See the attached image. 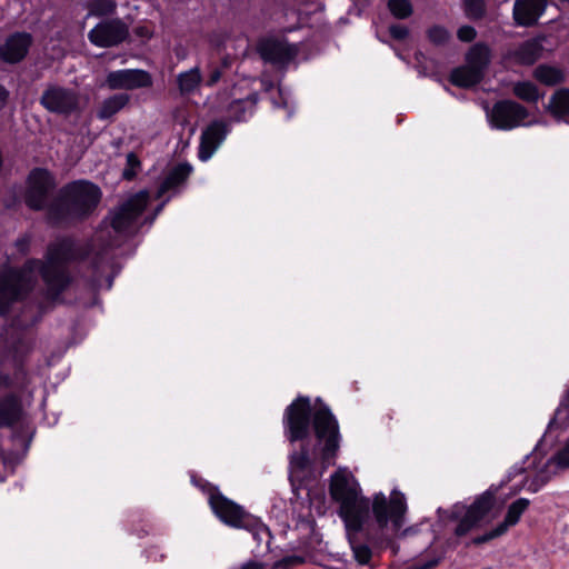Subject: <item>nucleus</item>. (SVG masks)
Wrapping results in <instances>:
<instances>
[{
	"instance_id": "24",
	"label": "nucleus",
	"mask_w": 569,
	"mask_h": 569,
	"mask_svg": "<svg viewBox=\"0 0 569 569\" xmlns=\"http://www.w3.org/2000/svg\"><path fill=\"white\" fill-rule=\"evenodd\" d=\"M129 102V96L124 93L114 94L102 101L98 109L99 119L106 120L118 113Z\"/></svg>"
},
{
	"instance_id": "40",
	"label": "nucleus",
	"mask_w": 569,
	"mask_h": 569,
	"mask_svg": "<svg viewBox=\"0 0 569 569\" xmlns=\"http://www.w3.org/2000/svg\"><path fill=\"white\" fill-rule=\"evenodd\" d=\"M475 37H476V30L470 26H463V27L459 28V30H458V38L461 41L469 42V41L473 40Z\"/></svg>"
},
{
	"instance_id": "2",
	"label": "nucleus",
	"mask_w": 569,
	"mask_h": 569,
	"mask_svg": "<svg viewBox=\"0 0 569 569\" xmlns=\"http://www.w3.org/2000/svg\"><path fill=\"white\" fill-rule=\"evenodd\" d=\"M330 495L340 505L339 513L346 529L361 530L369 518V503L360 495L359 485L347 468H339L331 476Z\"/></svg>"
},
{
	"instance_id": "37",
	"label": "nucleus",
	"mask_w": 569,
	"mask_h": 569,
	"mask_svg": "<svg viewBox=\"0 0 569 569\" xmlns=\"http://www.w3.org/2000/svg\"><path fill=\"white\" fill-rule=\"evenodd\" d=\"M428 37L431 42L442 44L449 39V32L442 27H432L428 31Z\"/></svg>"
},
{
	"instance_id": "25",
	"label": "nucleus",
	"mask_w": 569,
	"mask_h": 569,
	"mask_svg": "<svg viewBox=\"0 0 569 569\" xmlns=\"http://www.w3.org/2000/svg\"><path fill=\"white\" fill-rule=\"evenodd\" d=\"M312 459L309 451L303 447L300 452L292 453L290 457V475L300 480L305 472L310 471Z\"/></svg>"
},
{
	"instance_id": "35",
	"label": "nucleus",
	"mask_w": 569,
	"mask_h": 569,
	"mask_svg": "<svg viewBox=\"0 0 569 569\" xmlns=\"http://www.w3.org/2000/svg\"><path fill=\"white\" fill-rule=\"evenodd\" d=\"M388 8L392 16L398 19L408 18L412 13L409 0H389Z\"/></svg>"
},
{
	"instance_id": "10",
	"label": "nucleus",
	"mask_w": 569,
	"mask_h": 569,
	"mask_svg": "<svg viewBox=\"0 0 569 569\" xmlns=\"http://www.w3.org/2000/svg\"><path fill=\"white\" fill-rule=\"evenodd\" d=\"M310 400L299 397L286 410L284 429L290 441L306 438L309 431Z\"/></svg>"
},
{
	"instance_id": "12",
	"label": "nucleus",
	"mask_w": 569,
	"mask_h": 569,
	"mask_svg": "<svg viewBox=\"0 0 569 569\" xmlns=\"http://www.w3.org/2000/svg\"><path fill=\"white\" fill-rule=\"evenodd\" d=\"M209 503L216 516L228 526L248 528L253 523V519L239 505L220 493H211Z\"/></svg>"
},
{
	"instance_id": "32",
	"label": "nucleus",
	"mask_w": 569,
	"mask_h": 569,
	"mask_svg": "<svg viewBox=\"0 0 569 569\" xmlns=\"http://www.w3.org/2000/svg\"><path fill=\"white\" fill-rule=\"evenodd\" d=\"M256 104V99L247 98L244 100H237L230 106V112L238 121L244 120L246 114H251Z\"/></svg>"
},
{
	"instance_id": "22",
	"label": "nucleus",
	"mask_w": 569,
	"mask_h": 569,
	"mask_svg": "<svg viewBox=\"0 0 569 569\" xmlns=\"http://www.w3.org/2000/svg\"><path fill=\"white\" fill-rule=\"evenodd\" d=\"M191 170L192 168L188 163H180L172 168L161 183L158 197H162L166 192L182 183L189 177Z\"/></svg>"
},
{
	"instance_id": "20",
	"label": "nucleus",
	"mask_w": 569,
	"mask_h": 569,
	"mask_svg": "<svg viewBox=\"0 0 569 569\" xmlns=\"http://www.w3.org/2000/svg\"><path fill=\"white\" fill-rule=\"evenodd\" d=\"M227 130L222 122L211 123L201 136L199 158L202 161L209 160L220 143L226 138Z\"/></svg>"
},
{
	"instance_id": "17",
	"label": "nucleus",
	"mask_w": 569,
	"mask_h": 569,
	"mask_svg": "<svg viewBox=\"0 0 569 569\" xmlns=\"http://www.w3.org/2000/svg\"><path fill=\"white\" fill-rule=\"evenodd\" d=\"M528 506L529 500L526 498H520L516 500L509 506L506 518L502 523L497 526L491 531L475 538L472 542L475 545H481L505 535L510 527H513L515 525L518 523L521 515L526 511Z\"/></svg>"
},
{
	"instance_id": "5",
	"label": "nucleus",
	"mask_w": 569,
	"mask_h": 569,
	"mask_svg": "<svg viewBox=\"0 0 569 569\" xmlns=\"http://www.w3.org/2000/svg\"><path fill=\"white\" fill-rule=\"evenodd\" d=\"M406 511V498L397 490L391 492L389 499L382 492L373 496L372 513L380 529L390 523L392 531H398L403 525Z\"/></svg>"
},
{
	"instance_id": "16",
	"label": "nucleus",
	"mask_w": 569,
	"mask_h": 569,
	"mask_svg": "<svg viewBox=\"0 0 569 569\" xmlns=\"http://www.w3.org/2000/svg\"><path fill=\"white\" fill-rule=\"evenodd\" d=\"M259 53L264 61L283 67L296 58L298 48L286 41L268 39L259 44Z\"/></svg>"
},
{
	"instance_id": "18",
	"label": "nucleus",
	"mask_w": 569,
	"mask_h": 569,
	"mask_svg": "<svg viewBox=\"0 0 569 569\" xmlns=\"http://www.w3.org/2000/svg\"><path fill=\"white\" fill-rule=\"evenodd\" d=\"M547 8V0H516L512 18L517 26H535Z\"/></svg>"
},
{
	"instance_id": "41",
	"label": "nucleus",
	"mask_w": 569,
	"mask_h": 569,
	"mask_svg": "<svg viewBox=\"0 0 569 569\" xmlns=\"http://www.w3.org/2000/svg\"><path fill=\"white\" fill-rule=\"evenodd\" d=\"M390 34L395 39L401 40L408 36V29L403 26L395 24L390 27Z\"/></svg>"
},
{
	"instance_id": "34",
	"label": "nucleus",
	"mask_w": 569,
	"mask_h": 569,
	"mask_svg": "<svg viewBox=\"0 0 569 569\" xmlns=\"http://www.w3.org/2000/svg\"><path fill=\"white\" fill-rule=\"evenodd\" d=\"M88 8L89 14L104 16L114 11L116 2L113 0H91Z\"/></svg>"
},
{
	"instance_id": "45",
	"label": "nucleus",
	"mask_w": 569,
	"mask_h": 569,
	"mask_svg": "<svg viewBox=\"0 0 569 569\" xmlns=\"http://www.w3.org/2000/svg\"><path fill=\"white\" fill-rule=\"evenodd\" d=\"M220 79V71L214 69L212 70V72L210 73V77L208 79V84L209 86H212L218 80Z\"/></svg>"
},
{
	"instance_id": "26",
	"label": "nucleus",
	"mask_w": 569,
	"mask_h": 569,
	"mask_svg": "<svg viewBox=\"0 0 569 569\" xmlns=\"http://www.w3.org/2000/svg\"><path fill=\"white\" fill-rule=\"evenodd\" d=\"M541 52V44L537 40H530L522 43L515 52L518 62L523 64L533 63Z\"/></svg>"
},
{
	"instance_id": "7",
	"label": "nucleus",
	"mask_w": 569,
	"mask_h": 569,
	"mask_svg": "<svg viewBox=\"0 0 569 569\" xmlns=\"http://www.w3.org/2000/svg\"><path fill=\"white\" fill-rule=\"evenodd\" d=\"M489 60L490 52L488 47L483 44L473 46L467 54L466 66L457 68L451 72V82L462 88L477 84L481 80Z\"/></svg>"
},
{
	"instance_id": "9",
	"label": "nucleus",
	"mask_w": 569,
	"mask_h": 569,
	"mask_svg": "<svg viewBox=\"0 0 569 569\" xmlns=\"http://www.w3.org/2000/svg\"><path fill=\"white\" fill-rule=\"evenodd\" d=\"M149 199L147 191H140L128 198L118 210L111 214V228L117 233L130 231L146 208Z\"/></svg>"
},
{
	"instance_id": "15",
	"label": "nucleus",
	"mask_w": 569,
	"mask_h": 569,
	"mask_svg": "<svg viewBox=\"0 0 569 569\" xmlns=\"http://www.w3.org/2000/svg\"><path fill=\"white\" fill-rule=\"evenodd\" d=\"M106 84L111 90H133L149 87L151 78L148 72L138 69H127L110 72Z\"/></svg>"
},
{
	"instance_id": "3",
	"label": "nucleus",
	"mask_w": 569,
	"mask_h": 569,
	"mask_svg": "<svg viewBox=\"0 0 569 569\" xmlns=\"http://www.w3.org/2000/svg\"><path fill=\"white\" fill-rule=\"evenodd\" d=\"M101 199L100 189L88 181H76L68 184L61 197L48 208L52 220L84 217L92 212Z\"/></svg>"
},
{
	"instance_id": "28",
	"label": "nucleus",
	"mask_w": 569,
	"mask_h": 569,
	"mask_svg": "<svg viewBox=\"0 0 569 569\" xmlns=\"http://www.w3.org/2000/svg\"><path fill=\"white\" fill-rule=\"evenodd\" d=\"M538 460H541V456H540V451L538 449H536L531 455H529L526 458V460L523 462L526 465V467L519 470V471H530L532 469V470L537 471V481L539 483L538 485L532 483L530 486V488L532 487L533 490H537L538 486L543 483L547 480V476H545L543 468L547 467V465L550 462V460H548L547 462L542 463V468L539 469L538 463H537Z\"/></svg>"
},
{
	"instance_id": "19",
	"label": "nucleus",
	"mask_w": 569,
	"mask_h": 569,
	"mask_svg": "<svg viewBox=\"0 0 569 569\" xmlns=\"http://www.w3.org/2000/svg\"><path fill=\"white\" fill-rule=\"evenodd\" d=\"M31 43L32 38L29 33H14L10 36L2 46H0V58L9 63L19 62L28 53Z\"/></svg>"
},
{
	"instance_id": "47",
	"label": "nucleus",
	"mask_w": 569,
	"mask_h": 569,
	"mask_svg": "<svg viewBox=\"0 0 569 569\" xmlns=\"http://www.w3.org/2000/svg\"><path fill=\"white\" fill-rule=\"evenodd\" d=\"M241 569H262V567L257 562H249L246 563Z\"/></svg>"
},
{
	"instance_id": "11",
	"label": "nucleus",
	"mask_w": 569,
	"mask_h": 569,
	"mask_svg": "<svg viewBox=\"0 0 569 569\" xmlns=\"http://www.w3.org/2000/svg\"><path fill=\"white\" fill-rule=\"evenodd\" d=\"M528 117L526 108L513 101H500L496 103L488 113L491 127L500 130H510L518 126L528 124L525 122Z\"/></svg>"
},
{
	"instance_id": "48",
	"label": "nucleus",
	"mask_w": 569,
	"mask_h": 569,
	"mask_svg": "<svg viewBox=\"0 0 569 569\" xmlns=\"http://www.w3.org/2000/svg\"><path fill=\"white\" fill-rule=\"evenodd\" d=\"M436 562H432V563H429L425 567V569H428V568H431L432 566H435Z\"/></svg>"
},
{
	"instance_id": "6",
	"label": "nucleus",
	"mask_w": 569,
	"mask_h": 569,
	"mask_svg": "<svg viewBox=\"0 0 569 569\" xmlns=\"http://www.w3.org/2000/svg\"><path fill=\"white\" fill-rule=\"evenodd\" d=\"M40 103L49 112L70 116L80 113L87 106V99L73 89L51 84L43 91Z\"/></svg>"
},
{
	"instance_id": "27",
	"label": "nucleus",
	"mask_w": 569,
	"mask_h": 569,
	"mask_svg": "<svg viewBox=\"0 0 569 569\" xmlns=\"http://www.w3.org/2000/svg\"><path fill=\"white\" fill-rule=\"evenodd\" d=\"M201 82V73L198 67L181 72L178 76V84L181 93H191L196 91Z\"/></svg>"
},
{
	"instance_id": "33",
	"label": "nucleus",
	"mask_w": 569,
	"mask_h": 569,
	"mask_svg": "<svg viewBox=\"0 0 569 569\" xmlns=\"http://www.w3.org/2000/svg\"><path fill=\"white\" fill-rule=\"evenodd\" d=\"M347 532H348V538L351 543V548H352L353 556H355L356 560L361 565L368 563L371 558L370 549L365 545L355 542L353 535H356L358 531H355V530L349 531L347 529Z\"/></svg>"
},
{
	"instance_id": "46",
	"label": "nucleus",
	"mask_w": 569,
	"mask_h": 569,
	"mask_svg": "<svg viewBox=\"0 0 569 569\" xmlns=\"http://www.w3.org/2000/svg\"><path fill=\"white\" fill-rule=\"evenodd\" d=\"M8 97V91L0 86V107L4 103L6 99Z\"/></svg>"
},
{
	"instance_id": "1",
	"label": "nucleus",
	"mask_w": 569,
	"mask_h": 569,
	"mask_svg": "<svg viewBox=\"0 0 569 569\" xmlns=\"http://www.w3.org/2000/svg\"><path fill=\"white\" fill-rule=\"evenodd\" d=\"M72 243L60 240L48 249L44 264L29 261L26 268L18 272L4 269L0 272V315H6L14 301L21 299L33 286L36 271H39L53 293L66 286L68 279L63 270V262L72 258Z\"/></svg>"
},
{
	"instance_id": "13",
	"label": "nucleus",
	"mask_w": 569,
	"mask_h": 569,
	"mask_svg": "<svg viewBox=\"0 0 569 569\" xmlns=\"http://www.w3.org/2000/svg\"><path fill=\"white\" fill-rule=\"evenodd\" d=\"M492 505L493 498L491 492L488 491L478 498L466 511L462 506H456L453 512L455 516L458 517L463 513L462 519L456 528V535L463 536L469 532L475 526L485 519Z\"/></svg>"
},
{
	"instance_id": "30",
	"label": "nucleus",
	"mask_w": 569,
	"mask_h": 569,
	"mask_svg": "<svg viewBox=\"0 0 569 569\" xmlns=\"http://www.w3.org/2000/svg\"><path fill=\"white\" fill-rule=\"evenodd\" d=\"M19 416L20 409L14 400L7 399L0 402V427L12 425Z\"/></svg>"
},
{
	"instance_id": "14",
	"label": "nucleus",
	"mask_w": 569,
	"mask_h": 569,
	"mask_svg": "<svg viewBox=\"0 0 569 569\" xmlns=\"http://www.w3.org/2000/svg\"><path fill=\"white\" fill-rule=\"evenodd\" d=\"M128 34V26L116 19L100 22L89 32L88 37L93 44L107 48L122 42Z\"/></svg>"
},
{
	"instance_id": "36",
	"label": "nucleus",
	"mask_w": 569,
	"mask_h": 569,
	"mask_svg": "<svg viewBox=\"0 0 569 569\" xmlns=\"http://www.w3.org/2000/svg\"><path fill=\"white\" fill-rule=\"evenodd\" d=\"M463 4L469 18L479 19L485 14V0H463Z\"/></svg>"
},
{
	"instance_id": "31",
	"label": "nucleus",
	"mask_w": 569,
	"mask_h": 569,
	"mask_svg": "<svg viewBox=\"0 0 569 569\" xmlns=\"http://www.w3.org/2000/svg\"><path fill=\"white\" fill-rule=\"evenodd\" d=\"M569 422V389L566 391L553 419L549 423V431L555 428L565 427Z\"/></svg>"
},
{
	"instance_id": "42",
	"label": "nucleus",
	"mask_w": 569,
	"mask_h": 569,
	"mask_svg": "<svg viewBox=\"0 0 569 569\" xmlns=\"http://www.w3.org/2000/svg\"><path fill=\"white\" fill-rule=\"evenodd\" d=\"M134 32L142 39H149L152 36V30L147 26L137 27Z\"/></svg>"
},
{
	"instance_id": "29",
	"label": "nucleus",
	"mask_w": 569,
	"mask_h": 569,
	"mask_svg": "<svg viewBox=\"0 0 569 569\" xmlns=\"http://www.w3.org/2000/svg\"><path fill=\"white\" fill-rule=\"evenodd\" d=\"M513 93L526 102H537L540 93L536 84L529 81H520L513 84Z\"/></svg>"
},
{
	"instance_id": "38",
	"label": "nucleus",
	"mask_w": 569,
	"mask_h": 569,
	"mask_svg": "<svg viewBox=\"0 0 569 569\" xmlns=\"http://www.w3.org/2000/svg\"><path fill=\"white\" fill-rule=\"evenodd\" d=\"M139 167H140V161L137 158V156L134 153H132V152L128 153V156H127V167L123 170V177L126 179H132L136 176L137 170L139 169Z\"/></svg>"
},
{
	"instance_id": "23",
	"label": "nucleus",
	"mask_w": 569,
	"mask_h": 569,
	"mask_svg": "<svg viewBox=\"0 0 569 569\" xmlns=\"http://www.w3.org/2000/svg\"><path fill=\"white\" fill-rule=\"evenodd\" d=\"M533 77L546 86L560 84L566 80V73L558 67L540 64L533 71Z\"/></svg>"
},
{
	"instance_id": "43",
	"label": "nucleus",
	"mask_w": 569,
	"mask_h": 569,
	"mask_svg": "<svg viewBox=\"0 0 569 569\" xmlns=\"http://www.w3.org/2000/svg\"><path fill=\"white\" fill-rule=\"evenodd\" d=\"M16 249L21 254L26 253L29 249V239L28 238H21L16 242Z\"/></svg>"
},
{
	"instance_id": "21",
	"label": "nucleus",
	"mask_w": 569,
	"mask_h": 569,
	"mask_svg": "<svg viewBox=\"0 0 569 569\" xmlns=\"http://www.w3.org/2000/svg\"><path fill=\"white\" fill-rule=\"evenodd\" d=\"M547 110L557 120L569 124V89L561 88L556 90L549 99Z\"/></svg>"
},
{
	"instance_id": "39",
	"label": "nucleus",
	"mask_w": 569,
	"mask_h": 569,
	"mask_svg": "<svg viewBox=\"0 0 569 569\" xmlns=\"http://www.w3.org/2000/svg\"><path fill=\"white\" fill-rule=\"evenodd\" d=\"M553 462L561 468L569 467V439L563 449L555 457Z\"/></svg>"
},
{
	"instance_id": "4",
	"label": "nucleus",
	"mask_w": 569,
	"mask_h": 569,
	"mask_svg": "<svg viewBox=\"0 0 569 569\" xmlns=\"http://www.w3.org/2000/svg\"><path fill=\"white\" fill-rule=\"evenodd\" d=\"M312 425L317 438V447L325 468L332 463L339 449V427L336 418L327 407L320 406L313 413Z\"/></svg>"
},
{
	"instance_id": "44",
	"label": "nucleus",
	"mask_w": 569,
	"mask_h": 569,
	"mask_svg": "<svg viewBox=\"0 0 569 569\" xmlns=\"http://www.w3.org/2000/svg\"><path fill=\"white\" fill-rule=\"evenodd\" d=\"M416 59H417V62H418L419 72L422 73L423 76L429 74L427 72V66H425L423 62H422V60H426L425 56L422 53H418L416 56Z\"/></svg>"
},
{
	"instance_id": "8",
	"label": "nucleus",
	"mask_w": 569,
	"mask_h": 569,
	"mask_svg": "<svg viewBox=\"0 0 569 569\" xmlns=\"http://www.w3.org/2000/svg\"><path fill=\"white\" fill-rule=\"evenodd\" d=\"M56 187L51 173L44 169H34L30 172L24 194L26 203L36 210L47 208L49 196Z\"/></svg>"
}]
</instances>
